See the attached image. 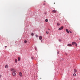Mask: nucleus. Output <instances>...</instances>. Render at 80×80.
Masks as SVG:
<instances>
[{"instance_id": "nucleus-28", "label": "nucleus", "mask_w": 80, "mask_h": 80, "mask_svg": "<svg viewBox=\"0 0 80 80\" xmlns=\"http://www.w3.org/2000/svg\"><path fill=\"white\" fill-rule=\"evenodd\" d=\"M7 47V46H6L5 47V48H6Z\"/></svg>"}, {"instance_id": "nucleus-29", "label": "nucleus", "mask_w": 80, "mask_h": 80, "mask_svg": "<svg viewBox=\"0 0 80 80\" xmlns=\"http://www.w3.org/2000/svg\"><path fill=\"white\" fill-rule=\"evenodd\" d=\"M48 30H50V29H48Z\"/></svg>"}, {"instance_id": "nucleus-19", "label": "nucleus", "mask_w": 80, "mask_h": 80, "mask_svg": "<svg viewBox=\"0 0 80 80\" xmlns=\"http://www.w3.org/2000/svg\"><path fill=\"white\" fill-rule=\"evenodd\" d=\"M57 24L58 25H60V24L59 23H57Z\"/></svg>"}, {"instance_id": "nucleus-18", "label": "nucleus", "mask_w": 80, "mask_h": 80, "mask_svg": "<svg viewBox=\"0 0 80 80\" xmlns=\"http://www.w3.org/2000/svg\"><path fill=\"white\" fill-rule=\"evenodd\" d=\"M73 76H76V74L74 73V74H73Z\"/></svg>"}, {"instance_id": "nucleus-5", "label": "nucleus", "mask_w": 80, "mask_h": 80, "mask_svg": "<svg viewBox=\"0 0 80 80\" xmlns=\"http://www.w3.org/2000/svg\"><path fill=\"white\" fill-rule=\"evenodd\" d=\"M68 47H71V46H72V45L71 44H68Z\"/></svg>"}, {"instance_id": "nucleus-16", "label": "nucleus", "mask_w": 80, "mask_h": 80, "mask_svg": "<svg viewBox=\"0 0 80 80\" xmlns=\"http://www.w3.org/2000/svg\"><path fill=\"white\" fill-rule=\"evenodd\" d=\"M27 41L25 40L24 41V43H27Z\"/></svg>"}, {"instance_id": "nucleus-22", "label": "nucleus", "mask_w": 80, "mask_h": 80, "mask_svg": "<svg viewBox=\"0 0 80 80\" xmlns=\"http://www.w3.org/2000/svg\"><path fill=\"white\" fill-rule=\"evenodd\" d=\"M75 44L76 47H77V43H76Z\"/></svg>"}, {"instance_id": "nucleus-20", "label": "nucleus", "mask_w": 80, "mask_h": 80, "mask_svg": "<svg viewBox=\"0 0 80 80\" xmlns=\"http://www.w3.org/2000/svg\"><path fill=\"white\" fill-rule=\"evenodd\" d=\"M46 33H47V34H48V32H46Z\"/></svg>"}, {"instance_id": "nucleus-4", "label": "nucleus", "mask_w": 80, "mask_h": 80, "mask_svg": "<svg viewBox=\"0 0 80 80\" xmlns=\"http://www.w3.org/2000/svg\"><path fill=\"white\" fill-rule=\"evenodd\" d=\"M19 76L22 77V72H19Z\"/></svg>"}, {"instance_id": "nucleus-8", "label": "nucleus", "mask_w": 80, "mask_h": 80, "mask_svg": "<svg viewBox=\"0 0 80 80\" xmlns=\"http://www.w3.org/2000/svg\"><path fill=\"white\" fill-rule=\"evenodd\" d=\"M66 32H67L68 33H69V32L68 31V29H66Z\"/></svg>"}, {"instance_id": "nucleus-26", "label": "nucleus", "mask_w": 80, "mask_h": 80, "mask_svg": "<svg viewBox=\"0 0 80 80\" xmlns=\"http://www.w3.org/2000/svg\"><path fill=\"white\" fill-rule=\"evenodd\" d=\"M58 54L59 53H58H58H57Z\"/></svg>"}, {"instance_id": "nucleus-30", "label": "nucleus", "mask_w": 80, "mask_h": 80, "mask_svg": "<svg viewBox=\"0 0 80 80\" xmlns=\"http://www.w3.org/2000/svg\"><path fill=\"white\" fill-rule=\"evenodd\" d=\"M66 55H67V54L66 53Z\"/></svg>"}, {"instance_id": "nucleus-14", "label": "nucleus", "mask_w": 80, "mask_h": 80, "mask_svg": "<svg viewBox=\"0 0 80 80\" xmlns=\"http://www.w3.org/2000/svg\"><path fill=\"white\" fill-rule=\"evenodd\" d=\"M36 37L37 38H38V36L37 35H36Z\"/></svg>"}, {"instance_id": "nucleus-15", "label": "nucleus", "mask_w": 80, "mask_h": 80, "mask_svg": "<svg viewBox=\"0 0 80 80\" xmlns=\"http://www.w3.org/2000/svg\"><path fill=\"white\" fill-rule=\"evenodd\" d=\"M74 72H75V73L77 72V70H76L75 69H74Z\"/></svg>"}, {"instance_id": "nucleus-25", "label": "nucleus", "mask_w": 80, "mask_h": 80, "mask_svg": "<svg viewBox=\"0 0 80 80\" xmlns=\"http://www.w3.org/2000/svg\"><path fill=\"white\" fill-rule=\"evenodd\" d=\"M0 77H2V75H0Z\"/></svg>"}, {"instance_id": "nucleus-3", "label": "nucleus", "mask_w": 80, "mask_h": 80, "mask_svg": "<svg viewBox=\"0 0 80 80\" xmlns=\"http://www.w3.org/2000/svg\"><path fill=\"white\" fill-rule=\"evenodd\" d=\"M12 75L13 76H15L16 75V73L15 72H12Z\"/></svg>"}, {"instance_id": "nucleus-17", "label": "nucleus", "mask_w": 80, "mask_h": 80, "mask_svg": "<svg viewBox=\"0 0 80 80\" xmlns=\"http://www.w3.org/2000/svg\"><path fill=\"white\" fill-rule=\"evenodd\" d=\"M31 35H32V36H33L34 34H33V33H32Z\"/></svg>"}, {"instance_id": "nucleus-10", "label": "nucleus", "mask_w": 80, "mask_h": 80, "mask_svg": "<svg viewBox=\"0 0 80 80\" xmlns=\"http://www.w3.org/2000/svg\"><path fill=\"white\" fill-rule=\"evenodd\" d=\"M18 61H20V58L18 57Z\"/></svg>"}, {"instance_id": "nucleus-11", "label": "nucleus", "mask_w": 80, "mask_h": 80, "mask_svg": "<svg viewBox=\"0 0 80 80\" xmlns=\"http://www.w3.org/2000/svg\"><path fill=\"white\" fill-rule=\"evenodd\" d=\"M8 65H7L5 66V68H8Z\"/></svg>"}, {"instance_id": "nucleus-21", "label": "nucleus", "mask_w": 80, "mask_h": 80, "mask_svg": "<svg viewBox=\"0 0 80 80\" xmlns=\"http://www.w3.org/2000/svg\"><path fill=\"white\" fill-rule=\"evenodd\" d=\"M59 42H61V41H62V40L61 39H59Z\"/></svg>"}, {"instance_id": "nucleus-33", "label": "nucleus", "mask_w": 80, "mask_h": 80, "mask_svg": "<svg viewBox=\"0 0 80 80\" xmlns=\"http://www.w3.org/2000/svg\"><path fill=\"white\" fill-rule=\"evenodd\" d=\"M35 50H36V49L35 48Z\"/></svg>"}, {"instance_id": "nucleus-9", "label": "nucleus", "mask_w": 80, "mask_h": 80, "mask_svg": "<svg viewBox=\"0 0 80 80\" xmlns=\"http://www.w3.org/2000/svg\"><path fill=\"white\" fill-rule=\"evenodd\" d=\"M76 42H73L72 43V45H75V44H76Z\"/></svg>"}, {"instance_id": "nucleus-32", "label": "nucleus", "mask_w": 80, "mask_h": 80, "mask_svg": "<svg viewBox=\"0 0 80 80\" xmlns=\"http://www.w3.org/2000/svg\"><path fill=\"white\" fill-rule=\"evenodd\" d=\"M79 40H80V38H79Z\"/></svg>"}, {"instance_id": "nucleus-2", "label": "nucleus", "mask_w": 80, "mask_h": 80, "mask_svg": "<svg viewBox=\"0 0 80 80\" xmlns=\"http://www.w3.org/2000/svg\"><path fill=\"white\" fill-rule=\"evenodd\" d=\"M62 29H63V27L62 26L61 28H59L58 29V30H62Z\"/></svg>"}, {"instance_id": "nucleus-7", "label": "nucleus", "mask_w": 80, "mask_h": 80, "mask_svg": "<svg viewBox=\"0 0 80 80\" xmlns=\"http://www.w3.org/2000/svg\"><path fill=\"white\" fill-rule=\"evenodd\" d=\"M52 12L53 13H56V12H57V11L54 10L52 11Z\"/></svg>"}, {"instance_id": "nucleus-1", "label": "nucleus", "mask_w": 80, "mask_h": 80, "mask_svg": "<svg viewBox=\"0 0 80 80\" xmlns=\"http://www.w3.org/2000/svg\"><path fill=\"white\" fill-rule=\"evenodd\" d=\"M11 72H16V70H15V69L14 68H11Z\"/></svg>"}, {"instance_id": "nucleus-23", "label": "nucleus", "mask_w": 80, "mask_h": 80, "mask_svg": "<svg viewBox=\"0 0 80 80\" xmlns=\"http://www.w3.org/2000/svg\"><path fill=\"white\" fill-rule=\"evenodd\" d=\"M69 32H70V33H72V32L71 31H70Z\"/></svg>"}, {"instance_id": "nucleus-6", "label": "nucleus", "mask_w": 80, "mask_h": 80, "mask_svg": "<svg viewBox=\"0 0 80 80\" xmlns=\"http://www.w3.org/2000/svg\"><path fill=\"white\" fill-rule=\"evenodd\" d=\"M39 40H41L42 39V36H39Z\"/></svg>"}, {"instance_id": "nucleus-13", "label": "nucleus", "mask_w": 80, "mask_h": 80, "mask_svg": "<svg viewBox=\"0 0 80 80\" xmlns=\"http://www.w3.org/2000/svg\"><path fill=\"white\" fill-rule=\"evenodd\" d=\"M48 20L47 19H46L45 20V22H48Z\"/></svg>"}, {"instance_id": "nucleus-24", "label": "nucleus", "mask_w": 80, "mask_h": 80, "mask_svg": "<svg viewBox=\"0 0 80 80\" xmlns=\"http://www.w3.org/2000/svg\"><path fill=\"white\" fill-rule=\"evenodd\" d=\"M32 59H33V57H32Z\"/></svg>"}, {"instance_id": "nucleus-12", "label": "nucleus", "mask_w": 80, "mask_h": 80, "mask_svg": "<svg viewBox=\"0 0 80 80\" xmlns=\"http://www.w3.org/2000/svg\"><path fill=\"white\" fill-rule=\"evenodd\" d=\"M18 60H17V59H16L15 60V62H16V63H17L18 62Z\"/></svg>"}, {"instance_id": "nucleus-31", "label": "nucleus", "mask_w": 80, "mask_h": 80, "mask_svg": "<svg viewBox=\"0 0 80 80\" xmlns=\"http://www.w3.org/2000/svg\"><path fill=\"white\" fill-rule=\"evenodd\" d=\"M55 2L54 3V4H55Z\"/></svg>"}, {"instance_id": "nucleus-27", "label": "nucleus", "mask_w": 80, "mask_h": 80, "mask_svg": "<svg viewBox=\"0 0 80 80\" xmlns=\"http://www.w3.org/2000/svg\"><path fill=\"white\" fill-rule=\"evenodd\" d=\"M43 5H45V4L44 3V4H43Z\"/></svg>"}]
</instances>
